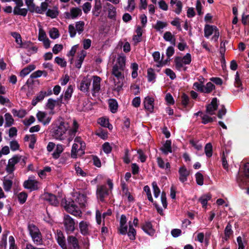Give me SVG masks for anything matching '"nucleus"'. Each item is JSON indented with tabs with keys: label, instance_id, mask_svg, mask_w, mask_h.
I'll return each mask as SVG.
<instances>
[{
	"label": "nucleus",
	"instance_id": "25",
	"mask_svg": "<svg viewBox=\"0 0 249 249\" xmlns=\"http://www.w3.org/2000/svg\"><path fill=\"white\" fill-rule=\"evenodd\" d=\"M14 177V175H10L9 178L4 177L3 183V188L6 192H9L11 190L13 185V181L11 180Z\"/></svg>",
	"mask_w": 249,
	"mask_h": 249
},
{
	"label": "nucleus",
	"instance_id": "22",
	"mask_svg": "<svg viewBox=\"0 0 249 249\" xmlns=\"http://www.w3.org/2000/svg\"><path fill=\"white\" fill-rule=\"evenodd\" d=\"M217 100L216 98H213L211 103L207 106V113L210 115L214 114L215 111L217 109Z\"/></svg>",
	"mask_w": 249,
	"mask_h": 249
},
{
	"label": "nucleus",
	"instance_id": "35",
	"mask_svg": "<svg viewBox=\"0 0 249 249\" xmlns=\"http://www.w3.org/2000/svg\"><path fill=\"white\" fill-rule=\"evenodd\" d=\"M215 89V86L211 82L207 83L205 85H203V93H210Z\"/></svg>",
	"mask_w": 249,
	"mask_h": 249
},
{
	"label": "nucleus",
	"instance_id": "52",
	"mask_svg": "<svg viewBox=\"0 0 249 249\" xmlns=\"http://www.w3.org/2000/svg\"><path fill=\"white\" fill-rule=\"evenodd\" d=\"M51 171V168L49 166L45 167L43 170L39 171L38 173V175L41 178H44L47 176L46 173L50 172Z\"/></svg>",
	"mask_w": 249,
	"mask_h": 249
},
{
	"label": "nucleus",
	"instance_id": "40",
	"mask_svg": "<svg viewBox=\"0 0 249 249\" xmlns=\"http://www.w3.org/2000/svg\"><path fill=\"white\" fill-rule=\"evenodd\" d=\"M62 152V145L57 144L54 152L53 153V157L55 159H57Z\"/></svg>",
	"mask_w": 249,
	"mask_h": 249
},
{
	"label": "nucleus",
	"instance_id": "26",
	"mask_svg": "<svg viewBox=\"0 0 249 249\" xmlns=\"http://www.w3.org/2000/svg\"><path fill=\"white\" fill-rule=\"evenodd\" d=\"M46 96V91H40L32 100V105L35 106L38 102L42 101Z\"/></svg>",
	"mask_w": 249,
	"mask_h": 249
},
{
	"label": "nucleus",
	"instance_id": "20",
	"mask_svg": "<svg viewBox=\"0 0 249 249\" xmlns=\"http://www.w3.org/2000/svg\"><path fill=\"white\" fill-rule=\"evenodd\" d=\"M154 99L150 96H147L144 100V106L145 109L150 112H152L154 110Z\"/></svg>",
	"mask_w": 249,
	"mask_h": 249
},
{
	"label": "nucleus",
	"instance_id": "5",
	"mask_svg": "<svg viewBox=\"0 0 249 249\" xmlns=\"http://www.w3.org/2000/svg\"><path fill=\"white\" fill-rule=\"evenodd\" d=\"M191 55L189 53H187L183 57H176L175 59V67L178 71H186V67L185 65H188L191 62Z\"/></svg>",
	"mask_w": 249,
	"mask_h": 249
},
{
	"label": "nucleus",
	"instance_id": "53",
	"mask_svg": "<svg viewBox=\"0 0 249 249\" xmlns=\"http://www.w3.org/2000/svg\"><path fill=\"white\" fill-rule=\"evenodd\" d=\"M85 23L83 21H79L76 22L75 29L79 34H81L84 31Z\"/></svg>",
	"mask_w": 249,
	"mask_h": 249
},
{
	"label": "nucleus",
	"instance_id": "7",
	"mask_svg": "<svg viewBox=\"0 0 249 249\" xmlns=\"http://www.w3.org/2000/svg\"><path fill=\"white\" fill-rule=\"evenodd\" d=\"M65 210L69 213L76 216H81L82 212L78 209L77 207L74 204V202L73 200L71 201H65Z\"/></svg>",
	"mask_w": 249,
	"mask_h": 249
},
{
	"label": "nucleus",
	"instance_id": "55",
	"mask_svg": "<svg viewBox=\"0 0 249 249\" xmlns=\"http://www.w3.org/2000/svg\"><path fill=\"white\" fill-rule=\"evenodd\" d=\"M74 168L78 176H81L82 177H85L87 176V173L83 171L82 168L77 164H75Z\"/></svg>",
	"mask_w": 249,
	"mask_h": 249
},
{
	"label": "nucleus",
	"instance_id": "10",
	"mask_svg": "<svg viewBox=\"0 0 249 249\" xmlns=\"http://www.w3.org/2000/svg\"><path fill=\"white\" fill-rule=\"evenodd\" d=\"M63 224L68 234L72 232L75 230V222L69 215H65L63 219Z\"/></svg>",
	"mask_w": 249,
	"mask_h": 249
},
{
	"label": "nucleus",
	"instance_id": "3",
	"mask_svg": "<svg viewBox=\"0 0 249 249\" xmlns=\"http://www.w3.org/2000/svg\"><path fill=\"white\" fill-rule=\"evenodd\" d=\"M28 230L29 235L35 245L40 246L43 244L42 234L37 226L33 224H30L28 226Z\"/></svg>",
	"mask_w": 249,
	"mask_h": 249
},
{
	"label": "nucleus",
	"instance_id": "60",
	"mask_svg": "<svg viewBox=\"0 0 249 249\" xmlns=\"http://www.w3.org/2000/svg\"><path fill=\"white\" fill-rule=\"evenodd\" d=\"M135 8V3L134 0H128V5L126 7V9L129 11H133Z\"/></svg>",
	"mask_w": 249,
	"mask_h": 249
},
{
	"label": "nucleus",
	"instance_id": "41",
	"mask_svg": "<svg viewBox=\"0 0 249 249\" xmlns=\"http://www.w3.org/2000/svg\"><path fill=\"white\" fill-rule=\"evenodd\" d=\"M96 135L105 140L107 138V132L105 128H100L96 133Z\"/></svg>",
	"mask_w": 249,
	"mask_h": 249
},
{
	"label": "nucleus",
	"instance_id": "46",
	"mask_svg": "<svg viewBox=\"0 0 249 249\" xmlns=\"http://www.w3.org/2000/svg\"><path fill=\"white\" fill-rule=\"evenodd\" d=\"M68 241L70 245H71L73 248L78 247V240L77 238L73 236H70L68 238Z\"/></svg>",
	"mask_w": 249,
	"mask_h": 249
},
{
	"label": "nucleus",
	"instance_id": "64",
	"mask_svg": "<svg viewBox=\"0 0 249 249\" xmlns=\"http://www.w3.org/2000/svg\"><path fill=\"white\" fill-rule=\"evenodd\" d=\"M127 225L126 224H120L119 228L120 233L123 235L126 234L127 233Z\"/></svg>",
	"mask_w": 249,
	"mask_h": 249
},
{
	"label": "nucleus",
	"instance_id": "30",
	"mask_svg": "<svg viewBox=\"0 0 249 249\" xmlns=\"http://www.w3.org/2000/svg\"><path fill=\"white\" fill-rule=\"evenodd\" d=\"M106 6H107L108 18L111 19L114 18L116 16V8L108 2L106 3Z\"/></svg>",
	"mask_w": 249,
	"mask_h": 249
},
{
	"label": "nucleus",
	"instance_id": "45",
	"mask_svg": "<svg viewBox=\"0 0 249 249\" xmlns=\"http://www.w3.org/2000/svg\"><path fill=\"white\" fill-rule=\"evenodd\" d=\"M73 91V87L70 85L65 92L64 98L65 100H69L71 97Z\"/></svg>",
	"mask_w": 249,
	"mask_h": 249
},
{
	"label": "nucleus",
	"instance_id": "17",
	"mask_svg": "<svg viewBox=\"0 0 249 249\" xmlns=\"http://www.w3.org/2000/svg\"><path fill=\"white\" fill-rule=\"evenodd\" d=\"M123 196L127 198L129 202H133L134 198L128 190L127 186L124 181L121 182Z\"/></svg>",
	"mask_w": 249,
	"mask_h": 249
},
{
	"label": "nucleus",
	"instance_id": "51",
	"mask_svg": "<svg viewBox=\"0 0 249 249\" xmlns=\"http://www.w3.org/2000/svg\"><path fill=\"white\" fill-rule=\"evenodd\" d=\"M211 197L209 195H205L202 196L199 199V201L202 205L203 207H206L208 201L211 199Z\"/></svg>",
	"mask_w": 249,
	"mask_h": 249
},
{
	"label": "nucleus",
	"instance_id": "16",
	"mask_svg": "<svg viewBox=\"0 0 249 249\" xmlns=\"http://www.w3.org/2000/svg\"><path fill=\"white\" fill-rule=\"evenodd\" d=\"M42 198L52 205L57 206L58 204L56 196L52 194L44 193L42 196Z\"/></svg>",
	"mask_w": 249,
	"mask_h": 249
},
{
	"label": "nucleus",
	"instance_id": "13",
	"mask_svg": "<svg viewBox=\"0 0 249 249\" xmlns=\"http://www.w3.org/2000/svg\"><path fill=\"white\" fill-rule=\"evenodd\" d=\"M19 160L18 157H13L8 160L6 166L5 170L9 174H12L15 170V165L18 163Z\"/></svg>",
	"mask_w": 249,
	"mask_h": 249
},
{
	"label": "nucleus",
	"instance_id": "62",
	"mask_svg": "<svg viewBox=\"0 0 249 249\" xmlns=\"http://www.w3.org/2000/svg\"><path fill=\"white\" fill-rule=\"evenodd\" d=\"M10 148L12 151L18 150L19 148V145L17 141H12L10 142Z\"/></svg>",
	"mask_w": 249,
	"mask_h": 249
},
{
	"label": "nucleus",
	"instance_id": "49",
	"mask_svg": "<svg viewBox=\"0 0 249 249\" xmlns=\"http://www.w3.org/2000/svg\"><path fill=\"white\" fill-rule=\"evenodd\" d=\"M196 183L200 186H202L204 183V178L203 175L200 172H197L196 175Z\"/></svg>",
	"mask_w": 249,
	"mask_h": 249
},
{
	"label": "nucleus",
	"instance_id": "34",
	"mask_svg": "<svg viewBox=\"0 0 249 249\" xmlns=\"http://www.w3.org/2000/svg\"><path fill=\"white\" fill-rule=\"evenodd\" d=\"M196 116L200 115L201 116L202 120V123L207 124L209 123H212L213 122V119L212 117H209L207 115H203L202 112L199 111L195 113Z\"/></svg>",
	"mask_w": 249,
	"mask_h": 249
},
{
	"label": "nucleus",
	"instance_id": "63",
	"mask_svg": "<svg viewBox=\"0 0 249 249\" xmlns=\"http://www.w3.org/2000/svg\"><path fill=\"white\" fill-rule=\"evenodd\" d=\"M137 153L139 155V159L142 162H144L146 161L147 157L144 154V152L142 149H139L137 150Z\"/></svg>",
	"mask_w": 249,
	"mask_h": 249
},
{
	"label": "nucleus",
	"instance_id": "50",
	"mask_svg": "<svg viewBox=\"0 0 249 249\" xmlns=\"http://www.w3.org/2000/svg\"><path fill=\"white\" fill-rule=\"evenodd\" d=\"M205 153L207 157H211L213 154L212 145L211 143H208L205 146Z\"/></svg>",
	"mask_w": 249,
	"mask_h": 249
},
{
	"label": "nucleus",
	"instance_id": "47",
	"mask_svg": "<svg viewBox=\"0 0 249 249\" xmlns=\"http://www.w3.org/2000/svg\"><path fill=\"white\" fill-rule=\"evenodd\" d=\"M130 68L132 70L131 73L132 77L133 78H136L138 76V65L136 63H133L131 64Z\"/></svg>",
	"mask_w": 249,
	"mask_h": 249
},
{
	"label": "nucleus",
	"instance_id": "1",
	"mask_svg": "<svg viewBox=\"0 0 249 249\" xmlns=\"http://www.w3.org/2000/svg\"><path fill=\"white\" fill-rule=\"evenodd\" d=\"M125 62L126 57L121 53L118 55L116 62L112 67L111 74L116 78V79L113 78L114 90L118 92L121 90L123 87Z\"/></svg>",
	"mask_w": 249,
	"mask_h": 249
},
{
	"label": "nucleus",
	"instance_id": "61",
	"mask_svg": "<svg viewBox=\"0 0 249 249\" xmlns=\"http://www.w3.org/2000/svg\"><path fill=\"white\" fill-rule=\"evenodd\" d=\"M9 249H18L15 244V238L13 236L9 237Z\"/></svg>",
	"mask_w": 249,
	"mask_h": 249
},
{
	"label": "nucleus",
	"instance_id": "38",
	"mask_svg": "<svg viewBox=\"0 0 249 249\" xmlns=\"http://www.w3.org/2000/svg\"><path fill=\"white\" fill-rule=\"evenodd\" d=\"M12 113L14 116H17L18 118H23L26 114L27 112L24 109L17 110L16 109H13L12 110Z\"/></svg>",
	"mask_w": 249,
	"mask_h": 249
},
{
	"label": "nucleus",
	"instance_id": "42",
	"mask_svg": "<svg viewBox=\"0 0 249 249\" xmlns=\"http://www.w3.org/2000/svg\"><path fill=\"white\" fill-rule=\"evenodd\" d=\"M163 38L167 41L170 42L174 45L175 44V39L172 33L170 32H166L163 35Z\"/></svg>",
	"mask_w": 249,
	"mask_h": 249
},
{
	"label": "nucleus",
	"instance_id": "57",
	"mask_svg": "<svg viewBox=\"0 0 249 249\" xmlns=\"http://www.w3.org/2000/svg\"><path fill=\"white\" fill-rule=\"evenodd\" d=\"M5 120V124H12L14 123V119L12 116L9 113H6L4 115Z\"/></svg>",
	"mask_w": 249,
	"mask_h": 249
},
{
	"label": "nucleus",
	"instance_id": "48",
	"mask_svg": "<svg viewBox=\"0 0 249 249\" xmlns=\"http://www.w3.org/2000/svg\"><path fill=\"white\" fill-rule=\"evenodd\" d=\"M49 36L52 39H56L59 36V31L57 28H53L49 31Z\"/></svg>",
	"mask_w": 249,
	"mask_h": 249
},
{
	"label": "nucleus",
	"instance_id": "19",
	"mask_svg": "<svg viewBox=\"0 0 249 249\" xmlns=\"http://www.w3.org/2000/svg\"><path fill=\"white\" fill-rule=\"evenodd\" d=\"M36 116L38 122L44 124L49 123L51 119L47 113L41 111H38Z\"/></svg>",
	"mask_w": 249,
	"mask_h": 249
},
{
	"label": "nucleus",
	"instance_id": "21",
	"mask_svg": "<svg viewBox=\"0 0 249 249\" xmlns=\"http://www.w3.org/2000/svg\"><path fill=\"white\" fill-rule=\"evenodd\" d=\"M157 162L158 166L166 171V173L170 172V164L169 162L165 161L162 158L158 157L157 158Z\"/></svg>",
	"mask_w": 249,
	"mask_h": 249
},
{
	"label": "nucleus",
	"instance_id": "18",
	"mask_svg": "<svg viewBox=\"0 0 249 249\" xmlns=\"http://www.w3.org/2000/svg\"><path fill=\"white\" fill-rule=\"evenodd\" d=\"M142 228L144 232L150 236H153L155 233V230L153 228L151 223L149 221L145 222L142 225Z\"/></svg>",
	"mask_w": 249,
	"mask_h": 249
},
{
	"label": "nucleus",
	"instance_id": "58",
	"mask_svg": "<svg viewBox=\"0 0 249 249\" xmlns=\"http://www.w3.org/2000/svg\"><path fill=\"white\" fill-rule=\"evenodd\" d=\"M11 36L15 38V41L18 44L20 45V44H21L22 41L21 36L17 32H12L11 33Z\"/></svg>",
	"mask_w": 249,
	"mask_h": 249
},
{
	"label": "nucleus",
	"instance_id": "23",
	"mask_svg": "<svg viewBox=\"0 0 249 249\" xmlns=\"http://www.w3.org/2000/svg\"><path fill=\"white\" fill-rule=\"evenodd\" d=\"M90 225L89 222L82 221L79 224L80 231L82 235H86L89 233V229Z\"/></svg>",
	"mask_w": 249,
	"mask_h": 249
},
{
	"label": "nucleus",
	"instance_id": "4",
	"mask_svg": "<svg viewBox=\"0 0 249 249\" xmlns=\"http://www.w3.org/2000/svg\"><path fill=\"white\" fill-rule=\"evenodd\" d=\"M107 183L109 186V189H107L105 185H99L97 188V196L102 202L104 201V198L109 195V192H111L113 189V184L112 180L108 179L107 180Z\"/></svg>",
	"mask_w": 249,
	"mask_h": 249
},
{
	"label": "nucleus",
	"instance_id": "2",
	"mask_svg": "<svg viewBox=\"0 0 249 249\" xmlns=\"http://www.w3.org/2000/svg\"><path fill=\"white\" fill-rule=\"evenodd\" d=\"M85 143L80 137H76L74 139V143L71 150V157L76 159L78 156H82L85 154Z\"/></svg>",
	"mask_w": 249,
	"mask_h": 249
},
{
	"label": "nucleus",
	"instance_id": "8",
	"mask_svg": "<svg viewBox=\"0 0 249 249\" xmlns=\"http://www.w3.org/2000/svg\"><path fill=\"white\" fill-rule=\"evenodd\" d=\"M90 194L91 192L89 190H86L83 194L74 193V197H76L75 200L79 203L81 207H85L88 199L87 196Z\"/></svg>",
	"mask_w": 249,
	"mask_h": 249
},
{
	"label": "nucleus",
	"instance_id": "24",
	"mask_svg": "<svg viewBox=\"0 0 249 249\" xmlns=\"http://www.w3.org/2000/svg\"><path fill=\"white\" fill-rule=\"evenodd\" d=\"M48 3L46 2L41 3L40 6H36L34 5V7H32L29 9L31 12H35L38 14H42L45 12L48 8Z\"/></svg>",
	"mask_w": 249,
	"mask_h": 249
},
{
	"label": "nucleus",
	"instance_id": "32",
	"mask_svg": "<svg viewBox=\"0 0 249 249\" xmlns=\"http://www.w3.org/2000/svg\"><path fill=\"white\" fill-rule=\"evenodd\" d=\"M102 7V4L101 0H95L93 12L96 17L99 16L101 12Z\"/></svg>",
	"mask_w": 249,
	"mask_h": 249
},
{
	"label": "nucleus",
	"instance_id": "36",
	"mask_svg": "<svg viewBox=\"0 0 249 249\" xmlns=\"http://www.w3.org/2000/svg\"><path fill=\"white\" fill-rule=\"evenodd\" d=\"M78 125H72V128L68 130V133L70 135V137L68 139L67 141L69 143L72 141L73 138L75 135V133L77 131Z\"/></svg>",
	"mask_w": 249,
	"mask_h": 249
},
{
	"label": "nucleus",
	"instance_id": "54",
	"mask_svg": "<svg viewBox=\"0 0 249 249\" xmlns=\"http://www.w3.org/2000/svg\"><path fill=\"white\" fill-rule=\"evenodd\" d=\"M175 6L172 7L174 8V12L178 15H179L182 11V3L181 1H178L174 5Z\"/></svg>",
	"mask_w": 249,
	"mask_h": 249
},
{
	"label": "nucleus",
	"instance_id": "29",
	"mask_svg": "<svg viewBox=\"0 0 249 249\" xmlns=\"http://www.w3.org/2000/svg\"><path fill=\"white\" fill-rule=\"evenodd\" d=\"M52 136L54 139L61 140L62 139V130L61 125H57L53 128Z\"/></svg>",
	"mask_w": 249,
	"mask_h": 249
},
{
	"label": "nucleus",
	"instance_id": "12",
	"mask_svg": "<svg viewBox=\"0 0 249 249\" xmlns=\"http://www.w3.org/2000/svg\"><path fill=\"white\" fill-rule=\"evenodd\" d=\"M91 80L88 76L84 77L80 83L79 89L82 92H88Z\"/></svg>",
	"mask_w": 249,
	"mask_h": 249
},
{
	"label": "nucleus",
	"instance_id": "43",
	"mask_svg": "<svg viewBox=\"0 0 249 249\" xmlns=\"http://www.w3.org/2000/svg\"><path fill=\"white\" fill-rule=\"evenodd\" d=\"M28 196L27 194L25 192H22L19 193L17 195L18 200L20 204H24Z\"/></svg>",
	"mask_w": 249,
	"mask_h": 249
},
{
	"label": "nucleus",
	"instance_id": "31",
	"mask_svg": "<svg viewBox=\"0 0 249 249\" xmlns=\"http://www.w3.org/2000/svg\"><path fill=\"white\" fill-rule=\"evenodd\" d=\"M217 28L216 26L206 25L204 27V36L208 38L217 30Z\"/></svg>",
	"mask_w": 249,
	"mask_h": 249
},
{
	"label": "nucleus",
	"instance_id": "6",
	"mask_svg": "<svg viewBox=\"0 0 249 249\" xmlns=\"http://www.w3.org/2000/svg\"><path fill=\"white\" fill-rule=\"evenodd\" d=\"M244 176L238 175L236 179L240 186H244L249 182V162L244 164L243 167Z\"/></svg>",
	"mask_w": 249,
	"mask_h": 249
},
{
	"label": "nucleus",
	"instance_id": "11",
	"mask_svg": "<svg viewBox=\"0 0 249 249\" xmlns=\"http://www.w3.org/2000/svg\"><path fill=\"white\" fill-rule=\"evenodd\" d=\"M82 14L81 10L78 7H73L71 8L70 11L64 13L65 18L66 19H73L81 16Z\"/></svg>",
	"mask_w": 249,
	"mask_h": 249
},
{
	"label": "nucleus",
	"instance_id": "27",
	"mask_svg": "<svg viewBox=\"0 0 249 249\" xmlns=\"http://www.w3.org/2000/svg\"><path fill=\"white\" fill-rule=\"evenodd\" d=\"M61 105V101L60 100H53L52 98H50L48 100L46 107L48 108L53 110L55 107H60Z\"/></svg>",
	"mask_w": 249,
	"mask_h": 249
},
{
	"label": "nucleus",
	"instance_id": "37",
	"mask_svg": "<svg viewBox=\"0 0 249 249\" xmlns=\"http://www.w3.org/2000/svg\"><path fill=\"white\" fill-rule=\"evenodd\" d=\"M136 231L131 224L130 222L129 223V231L127 232V235L129 239L134 240L136 238Z\"/></svg>",
	"mask_w": 249,
	"mask_h": 249
},
{
	"label": "nucleus",
	"instance_id": "44",
	"mask_svg": "<svg viewBox=\"0 0 249 249\" xmlns=\"http://www.w3.org/2000/svg\"><path fill=\"white\" fill-rule=\"evenodd\" d=\"M167 25V23L166 22L158 20L154 26V28L158 31H161Z\"/></svg>",
	"mask_w": 249,
	"mask_h": 249
},
{
	"label": "nucleus",
	"instance_id": "14",
	"mask_svg": "<svg viewBox=\"0 0 249 249\" xmlns=\"http://www.w3.org/2000/svg\"><path fill=\"white\" fill-rule=\"evenodd\" d=\"M190 174V172L189 170H188L185 166H182L180 167L178 169V178L179 181L182 183L187 181Z\"/></svg>",
	"mask_w": 249,
	"mask_h": 249
},
{
	"label": "nucleus",
	"instance_id": "9",
	"mask_svg": "<svg viewBox=\"0 0 249 249\" xmlns=\"http://www.w3.org/2000/svg\"><path fill=\"white\" fill-rule=\"evenodd\" d=\"M39 183L35 179L34 177H29L27 180L23 183V187L31 191L36 190L39 188Z\"/></svg>",
	"mask_w": 249,
	"mask_h": 249
},
{
	"label": "nucleus",
	"instance_id": "59",
	"mask_svg": "<svg viewBox=\"0 0 249 249\" xmlns=\"http://www.w3.org/2000/svg\"><path fill=\"white\" fill-rule=\"evenodd\" d=\"M232 233V231L231 230V226L230 224H228L226 227L224 231L225 236L226 237V240L230 237Z\"/></svg>",
	"mask_w": 249,
	"mask_h": 249
},
{
	"label": "nucleus",
	"instance_id": "28",
	"mask_svg": "<svg viewBox=\"0 0 249 249\" xmlns=\"http://www.w3.org/2000/svg\"><path fill=\"white\" fill-rule=\"evenodd\" d=\"M23 5H16V6L14 8L13 13L15 15H20L22 16H26L28 10L26 8H21Z\"/></svg>",
	"mask_w": 249,
	"mask_h": 249
},
{
	"label": "nucleus",
	"instance_id": "33",
	"mask_svg": "<svg viewBox=\"0 0 249 249\" xmlns=\"http://www.w3.org/2000/svg\"><path fill=\"white\" fill-rule=\"evenodd\" d=\"M162 152L165 155L172 152L171 141L167 140L161 148Z\"/></svg>",
	"mask_w": 249,
	"mask_h": 249
},
{
	"label": "nucleus",
	"instance_id": "39",
	"mask_svg": "<svg viewBox=\"0 0 249 249\" xmlns=\"http://www.w3.org/2000/svg\"><path fill=\"white\" fill-rule=\"evenodd\" d=\"M108 103L111 112L115 113L117 111L118 107L117 101L114 99H110Z\"/></svg>",
	"mask_w": 249,
	"mask_h": 249
},
{
	"label": "nucleus",
	"instance_id": "15",
	"mask_svg": "<svg viewBox=\"0 0 249 249\" xmlns=\"http://www.w3.org/2000/svg\"><path fill=\"white\" fill-rule=\"evenodd\" d=\"M101 79L97 76H93V83H92V95L95 96L96 94L98 93L100 90V83Z\"/></svg>",
	"mask_w": 249,
	"mask_h": 249
},
{
	"label": "nucleus",
	"instance_id": "56",
	"mask_svg": "<svg viewBox=\"0 0 249 249\" xmlns=\"http://www.w3.org/2000/svg\"><path fill=\"white\" fill-rule=\"evenodd\" d=\"M152 187L155 197L157 198L160 193V189L157 185V182L154 181L152 182Z\"/></svg>",
	"mask_w": 249,
	"mask_h": 249
}]
</instances>
